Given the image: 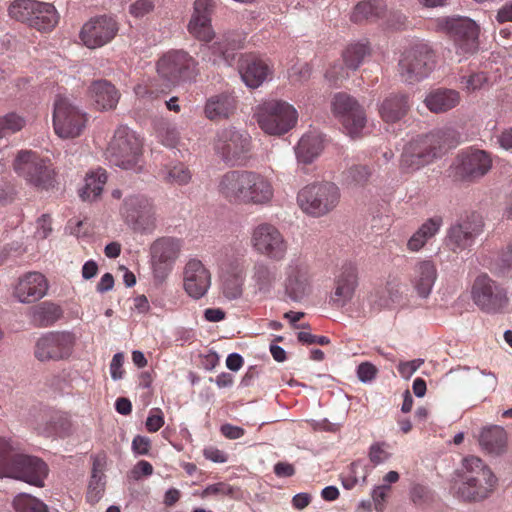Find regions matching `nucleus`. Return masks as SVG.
I'll return each instance as SVG.
<instances>
[{
	"label": "nucleus",
	"mask_w": 512,
	"mask_h": 512,
	"mask_svg": "<svg viewBox=\"0 0 512 512\" xmlns=\"http://www.w3.org/2000/svg\"><path fill=\"white\" fill-rule=\"evenodd\" d=\"M218 193L231 204L266 205L274 196V188L271 181L260 173L233 170L221 176Z\"/></svg>",
	"instance_id": "f257e3e1"
},
{
	"label": "nucleus",
	"mask_w": 512,
	"mask_h": 512,
	"mask_svg": "<svg viewBox=\"0 0 512 512\" xmlns=\"http://www.w3.org/2000/svg\"><path fill=\"white\" fill-rule=\"evenodd\" d=\"M459 143L457 131L451 127L435 129L427 134L412 138L401 155V167L411 171L430 164L442 157L448 150Z\"/></svg>",
	"instance_id": "f03ea898"
},
{
	"label": "nucleus",
	"mask_w": 512,
	"mask_h": 512,
	"mask_svg": "<svg viewBox=\"0 0 512 512\" xmlns=\"http://www.w3.org/2000/svg\"><path fill=\"white\" fill-rule=\"evenodd\" d=\"M48 465L36 456L18 453L10 439L0 437V477H10L36 487H44Z\"/></svg>",
	"instance_id": "7ed1b4c3"
},
{
	"label": "nucleus",
	"mask_w": 512,
	"mask_h": 512,
	"mask_svg": "<svg viewBox=\"0 0 512 512\" xmlns=\"http://www.w3.org/2000/svg\"><path fill=\"white\" fill-rule=\"evenodd\" d=\"M496 482V477L480 458L466 457L456 483V493L465 501L483 500L493 491Z\"/></svg>",
	"instance_id": "20e7f679"
},
{
	"label": "nucleus",
	"mask_w": 512,
	"mask_h": 512,
	"mask_svg": "<svg viewBox=\"0 0 512 512\" xmlns=\"http://www.w3.org/2000/svg\"><path fill=\"white\" fill-rule=\"evenodd\" d=\"M254 117L260 129L272 136H282L298 122L296 108L284 100L271 99L259 104Z\"/></svg>",
	"instance_id": "39448f33"
},
{
	"label": "nucleus",
	"mask_w": 512,
	"mask_h": 512,
	"mask_svg": "<svg viewBox=\"0 0 512 512\" xmlns=\"http://www.w3.org/2000/svg\"><path fill=\"white\" fill-rule=\"evenodd\" d=\"M158 75L169 86L195 81L199 75V62L183 49H171L157 61Z\"/></svg>",
	"instance_id": "423d86ee"
},
{
	"label": "nucleus",
	"mask_w": 512,
	"mask_h": 512,
	"mask_svg": "<svg viewBox=\"0 0 512 512\" xmlns=\"http://www.w3.org/2000/svg\"><path fill=\"white\" fill-rule=\"evenodd\" d=\"M13 169L28 184L48 190L54 186L55 171L49 159L31 150H21L13 161Z\"/></svg>",
	"instance_id": "0eeeda50"
},
{
	"label": "nucleus",
	"mask_w": 512,
	"mask_h": 512,
	"mask_svg": "<svg viewBox=\"0 0 512 512\" xmlns=\"http://www.w3.org/2000/svg\"><path fill=\"white\" fill-rule=\"evenodd\" d=\"M142 142L127 126L118 127L106 150V158L123 169L136 167L141 159Z\"/></svg>",
	"instance_id": "6e6552de"
},
{
	"label": "nucleus",
	"mask_w": 512,
	"mask_h": 512,
	"mask_svg": "<svg viewBox=\"0 0 512 512\" xmlns=\"http://www.w3.org/2000/svg\"><path fill=\"white\" fill-rule=\"evenodd\" d=\"M402 81L412 84L426 78L435 67L434 51L427 44H416L399 61Z\"/></svg>",
	"instance_id": "1a4fd4ad"
},
{
	"label": "nucleus",
	"mask_w": 512,
	"mask_h": 512,
	"mask_svg": "<svg viewBox=\"0 0 512 512\" xmlns=\"http://www.w3.org/2000/svg\"><path fill=\"white\" fill-rule=\"evenodd\" d=\"M88 116L67 98L58 97L54 103L53 128L62 139L79 137L86 128Z\"/></svg>",
	"instance_id": "9d476101"
},
{
	"label": "nucleus",
	"mask_w": 512,
	"mask_h": 512,
	"mask_svg": "<svg viewBox=\"0 0 512 512\" xmlns=\"http://www.w3.org/2000/svg\"><path fill=\"white\" fill-rule=\"evenodd\" d=\"M471 294L475 305L488 314L503 312L509 303L507 290L486 274L474 280Z\"/></svg>",
	"instance_id": "9b49d317"
},
{
	"label": "nucleus",
	"mask_w": 512,
	"mask_h": 512,
	"mask_svg": "<svg viewBox=\"0 0 512 512\" xmlns=\"http://www.w3.org/2000/svg\"><path fill=\"white\" fill-rule=\"evenodd\" d=\"M120 213L133 230L149 233L156 227V209L152 200L142 194L127 196Z\"/></svg>",
	"instance_id": "f8f14e48"
},
{
	"label": "nucleus",
	"mask_w": 512,
	"mask_h": 512,
	"mask_svg": "<svg viewBox=\"0 0 512 512\" xmlns=\"http://www.w3.org/2000/svg\"><path fill=\"white\" fill-rule=\"evenodd\" d=\"M75 344L76 337L71 332H47L36 341L34 355L41 362L67 360L72 355Z\"/></svg>",
	"instance_id": "ddd939ff"
},
{
	"label": "nucleus",
	"mask_w": 512,
	"mask_h": 512,
	"mask_svg": "<svg viewBox=\"0 0 512 512\" xmlns=\"http://www.w3.org/2000/svg\"><path fill=\"white\" fill-rule=\"evenodd\" d=\"M331 106L333 113L341 121L344 129L351 138H358L366 126L365 110L358 101L346 92L334 94Z\"/></svg>",
	"instance_id": "4468645a"
},
{
	"label": "nucleus",
	"mask_w": 512,
	"mask_h": 512,
	"mask_svg": "<svg viewBox=\"0 0 512 512\" xmlns=\"http://www.w3.org/2000/svg\"><path fill=\"white\" fill-rule=\"evenodd\" d=\"M251 245L258 254L273 261H282L288 251V242L281 231L266 222L253 229Z\"/></svg>",
	"instance_id": "2eb2a0df"
},
{
	"label": "nucleus",
	"mask_w": 512,
	"mask_h": 512,
	"mask_svg": "<svg viewBox=\"0 0 512 512\" xmlns=\"http://www.w3.org/2000/svg\"><path fill=\"white\" fill-rule=\"evenodd\" d=\"M483 227V219L476 212L460 217L448 229L446 245L454 252L463 251L474 244L475 239L482 233Z\"/></svg>",
	"instance_id": "dca6fc26"
},
{
	"label": "nucleus",
	"mask_w": 512,
	"mask_h": 512,
	"mask_svg": "<svg viewBox=\"0 0 512 512\" xmlns=\"http://www.w3.org/2000/svg\"><path fill=\"white\" fill-rule=\"evenodd\" d=\"M182 249V240L160 237L150 246L151 266L154 277L164 280L173 270Z\"/></svg>",
	"instance_id": "f3484780"
},
{
	"label": "nucleus",
	"mask_w": 512,
	"mask_h": 512,
	"mask_svg": "<svg viewBox=\"0 0 512 512\" xmlns=\"http://www.w3.org/2000/svg\"><path fill=\"white\" fill-rule=\"evenodd\" d=\"M437 25L464 53H473L477 50L479 29L472 19L460 16L439 18Z\"/></svg>",
	"instance_id": "a211bd4d"
},
{
	"label": "nucleus",
	"mask_w": 512,
	"mask_h": 512,
	"mask_svg": "<svg viewBox=\"0 0 512 512\" xmlns=\"http://www.w3.org/2000/svg\"><path fill=\"white\" fill-rule=\"evenodd\" d=\"M118 23L114 17L100 15L85 22L79 32L83 45L89 49L100 48L111 42L118 33Z\"/></svg>",
	"instance_id": "6ab92c4d"
},
{
	"label": "nucleus",
	"mask_w": 512,
	"mask_h": 512,
	"mask_svg": "<svg viewBox=\"0 0 512 512\" xmlns=\"http://www.w3.org/2000/svg\"><path fill=\"white\" fill-rule=\"evenodd\" d=\"M215 150L225 161L237 162L246 157L251 148V138L233 127L221 130L214 144Z\"/></svg>",
	"instance_id": "aec40b11"
},
{
	"label": "nucleus",
	"mask_w": 512,
	"mask_h": 512,
	"mask_svg": "<svg viewBox=\"0 0 512 512\" xmlns=\"http://www.w3.org/2000/svg\"><path fill=\"white\" fill-rule=\"evenodd\" d=\"M358 286V272L351 262H344L334 277V291L327 302L333 308L340 309L346 306L354 297Z\"/></svg>",
	"instance_id": "412c9836"
},
{
	"label": "nucleus",
	"mask_w": 512,
	"mask_h": 512,
	"mask_svg": "<svg viewBox=\"0 0 512 512\" xmlns=\"http://www.w3.org/2000/svg\"><path fill=\"white\" fill-rule=\"evenodd\" d=\"M216 4L213 0H195L193 12L187 25L189 34L198 41L209 43L215 36L212 16Z\"/></svg>",
	"instance_id": "4be33fe9"
},
{
	"label": "nucleus",
	"mask_w": 512,
	"mask_h": 512,
	"mask_svg": "<svg viewBox=\"0 0 512 512\" xmlns=\"http://www.w3.org/2000/svg\"><path fill=\"white\" fill-rule=\"evenodd\" d=\"M211 286V273L197 258L189 259L183 269V288L193 299L205 296Z\"/></svg>",
	"instance_id": "5701e85b"
},
{
	"label": "nucleus",
	"mask_w": 512,
	"mask_h": 512,
	"mask_svg": "<svg viewBox=\"0 0 512 512\" xmlns=\"http://www.w3.org/2000/svg\"><path fill=\"white\" fill-rule=\"evenodd\" d=\"M492 166V160L483 150H474L460 154L455 163L456 175L461 179H478L484 176Z\"/></svg>",
	"instance_id": "b1692460"
},
{
	"label": "nucleus",
	"mask_w": 512,
	"mask_h": 512,
	"mask_svg": "<svg viewBox=\"0 0 512 512\" xmlns=\"http://www.w3.org/2000/svg\"><path fill=\"white\" fill-rule=\"evenodd\" d=\"M48 289L45 276L39 272H28L18 279L13 295L22 303H33L43 298Z\"/></svg>",
	"instance_id": "393cba45"
},
{
	"label": "nucleus",
	"mask_w": 512,
	"mask_h": 512,
	"mask_svg": "<svg viewBox=\"0 0 512 512\" xmlns=\"http://www.w3.org/2000/svg\"><path fill=\"white\" fill-rule=\"evenodd\" d=\"M411 108L409 95L390 93L378 106L381 119L386 123H396L403 119Z\"/></svg>",
	"instance_id": "a878e982"
},
{
	"label": "nucleus",
	"mask_w": 512,
	"mask_h": 512,
	"mask_svg": "<svg viewBox=\"0 0 512 512\" xmlns=\"http://www.w3.org/2000/svg\"><path fill=\"white\" fill-rule=\"evenodd\" d=\"M88 93L96 109L102 111L115 109L120 99L119 91L107 80L93 81Z\"/></svg>",
	"instance_id": "bb28decb"
},
{
	"label": "nucleus",
	"mask_w": 512,
	"mask_h": 512,
	"mask_svg": "<svg viewBox=\"0 0 512 512\" xmlns=\"http://www.w3.org/2000/svg\"><path fill=\"white\" fill-rule=\"evenodd\" d=\"M278 280V272L275 266L264 261L254 263L250 275V286L255 294L267 295L273 289Z\"/></svg>",
	"instance_id": "cd10ccee"
},
{
	"label": "nucleus",
	"mask_w": 512,
	"mask_h": 512,
	"mask_svg": "<svg viewBox=\"0 0 512 512\" xmlns=\"http://www.w3.org/2000/svg\"><path fill=\"white\" fill-rule=\"evenodd\" d=\"M240 73L247 86L257 88L271 74V69L262 59L249 55L241 64Z\"/></svg>",
	"instance_id": "c85d7f7f"
},
{
	"label": "nucleus",
	"mask_w": 512,
	"mask_h": 512,
	"mask_svg": "<svg viewBox=\"0 0 512 512\" xmlns=\"http://www.w3.org/2000/svg\"><path fill=\"white\" fill-rule=\"evenodd\" d=\"M217 263L221 274L245 276L246 251L243 248L225 247Z\"/></svg>",
	"instance_id": "c756f323"
},
{
	"label": "nucleus",
	"mask_w": 512,
	"mask_h": 512,
	"mask_svg": "<svg viewBox=\"0 0 512 512\" xmlns=\"http://www.w3.org/2000/svg\"><path fill=\"white\" fill-rule=\"evenodd\" d=\"M235 110V98L228 93H222L207 99L204 113L209 120L220 121L229 118Z\"/></svg>",
	"instance_id": "7c9ffc66"
},
{
	"label": "nucleus",
	"mask_w": 512,
	"mask_h": 512,
	"mask_svg": "<svg viewBox=\"0 0 512 512\" xmlns=\"http://www.w3.org/2000/svg\"><path fill=\"white\" fill-rule=\"evenodd\" d=\"M459 102V93L446 88L433 90L424 99L425 106L435 114L445 113L456 107Z\"/></svg>",
	"instance_id": "2f4dec72"
},
{
	"label": "nucleus",
	"mask_w": 512,
	"mask_h": 512,
	"mask_svg": "<svg viewBox=\"0 0 512 512\" xmlns=\"http://www.w3.org/2000/svg\"><path fill=\"white\" fill-rule=\"evenodd\" d=\"M436 278V267L431 261H422L415 266L412 283L419 297L430 295Z\"/></svg>",
	"instance_id": "473e14b6"
},
{
	"label": "nucleus",
	"mask_w": 512,
	"mask_h": 512,
	"mask_svg": "<svg viewBox=\"0 0 512 512\" xmlns=\"http://www.w3.org/2000/svg\"><path fill=\"white\" fill-rule=\"evenodd\" d=\"M507 433L501 426H490L482 429L479 444L492 455H501L507 448Z\"/></svg>",
	"instance_id": "72a5a7b5"
},
{
	"label": "nucleus",
	"mask_w": 512,
	"mask_h": 512,
	"mask_svg": "<svg viewBox=\"0 0 512 512\" xmlns=\"http://www.w3.org/2000/svg\"><path fill=\"white\" fill-rule=\"evenodd\" d=\"M386 14L387 6L383 0H364L355 6L351 14V21L354 23L374 22L386 17Z\"/></svg>",
	"instance_id": "f704fd0d"
},
{
	"label": "nucleus",
	"mask_w": 512,
	"mask_h": 512,
	"mask_svg": "<svg viewBox=\"0 0 512 512\" xmlns=\"http://www.w3.org/2000/svg\"><path fill=\"white\" fill-rule=\"evenodd\" d=\"M244 39L245 38L240 34L227 33L208 48L215 56L222 59L227 64H231L234 59V52L243 47Z\"/></svg>",
	"instance_id": "c9c22d12"
},
{
	"label": "nucleus",
	"mask_w": 512,
	"mask_h": 512,
	"mask_svg": "<svg viewBox=\"0 0 512 512\" xmlns=\"http://www.w3.org/2000/svg\"><path fill=\"white\" fill-rule=\"evenodd\" d=\"M59 22V14L54 5L38 1L31 26L40 32L52 31Z\"/></svg>",
	"instance_id": "e433bc0d"
},
{
	"label": "nucleus",
	"mask_w": 512,
	"mask_h": 512,
	"mask_svg": "<svg viewBox=\"0 0 512 512\" xmlns=\"http://www.w3.org/2000/svg\"><path fill=\"white\" fill-rule=\"evenodd\" d=\"M46 426L44 432L47 435L55 434L60 437L69 436L73 432V422L68 412L49 410L45 413Z\"/></svg>",
	"instance_id": "4c0bfd02"
},
{
	"label": "nucleus",
	"mask_w": 512,
	"mask_h": 512,
	"mask_svg": "<svg viewBox=\"0 0 512 512\" xmlns=\"http://www.w3.org/2000/svg\"><path fill=\"white\" fill-rule=\"evenodd\" d=\"M301 210L312 217L320 214V185L313 183L303 187L297 196Z\"/></svg>",
	"instance_id": "58836bf2"
},
{
	"label": "nucleus",
	"mask_w": 512,
	"mask_h": 512,
	"mask_svg": "<svg viewBox=\"0 0 512 512\" xmlns=\"http://www.w3.org/2000/svg\"><path fill=\"white\" fill-rule=\"evenodd\" d=\"M107 181L106 171L97 169L88 173L85 177V184L80 190L79 195L83 201H94L102 193L103 186Z\"/></svg>",
	"instance_id": "ea45409f"
},
{
	"label": "nucleus",
	"mask_w": 512,
	"mask_h": 512,
	"mask_svg": "<svg viewBox=\"0 0 512 512\" xmlns=\"http://www.w3.org/2000/svg\"><path fill=\"white\" fill-rule=\"evenodd\" d=\"M441 224H442V219L439 217L428 219L411 236V238L409 239V241L407 243L408 248L411 251L420 250L425 245L427 240L430 239L431 237H433L438 232Z\"/></svg>",
	"instance_id": "a19ab883"
},
{
	"label": "nucleus",
	"mask_w": 512,
	"mask_h": 512,
	"mask_svg": "<svg viewBox=\"0 0 512 512\" xmlns=\"http://www.w3.org/2000/svg\"><path fill=\"white\" fill-rule=\"evenodd\" d=\"M441 224H442V219L439 217L428 219L411 236V238L409 239V241L407 243L408 248L411 251L420 250L425 245L427 240L430 239L431 237H433L438 232Z\"/></svg>",
	"instance_id": "79ce46f5"
},
{
	"label": "nucleus",
	"mask_w": 512,
	"mask_h": 512,
	"mask_svg": "<svg viewBox=\"0 0 512 512\" xmlns=\"http://www.w3.org/2000/svg\"><path fill=\"white\" fill-rule=\"evenodd\" d=\"M320 137L318 134H305L301 137L295 149L299 162L310 164L318 156Z\"/></svg>",
	"instance_id": "37998d69"
},
{
	"label": "nucleus",
	"mask_w": 512,
	"mask_h": 512,
	"mask_svg": "<svg viewBox=\"0 0 512 512\" xmlns=\"http://www.w3.org/2000/svg\"><path fill=\"white\" fill-rule=\"evenodd\" d=\"M160 176L166 183L186 185L192 178L189 168L181 162H171L160 170Z\"/></svg>",
	"instance_id": "c03bdc74"
},
{
	"label": "nucleus",
	"mask_w": 512,
	"mask_h": 512,
	"mask_svg": "<svg viewBox=\"0 0 512 512\" xmlns=\"http://www.w3.org/2000/svg\"><path fill=\"white\" fill-rule=\"evenodd\" d=\"M371 49L366 42H354L349 44L342 52V60L348 68L355 71L370 55Z\"/></svg>",
	"instance_id": "a18cd8bd"
},
{
	"label": "nucleus",
	"mask_w": 512,
	"mask_h": 512,
	"mask_svg": "<svg viewBox=\"0 0 512 512\" xmlns=\"http://www.w3.org/2000/svg\"><path fill=\"white\" fill-rule=\"evenodd\" d=\"M62 316L60 306L44 302L33 312V322L40 327L53 325Z\"/></svg>",
	"instance_id": "49530a36"
},
{
	"label": "nucleus",
	"mask_w": 512,
	"mask_h": 512,
	"mask_svg": "<svg viewBox=\"0 0 512 512\" xmlns=\"http://www.w3.org/2000/svg\"><path fill=\"white\" fill-rule=\"evenodd\" d=\"M36 6H38L37 0H15L10 4L8 13L11 18L31 26Z\"/></svg>",
	"instance_id": "de8ad7c7"
},
{
	"label": "nucleus",
	"mask_w": 512,
	"mask_h": 512,
	"mask_svg": "<svg viewBox=\"0 0 512 512\" xmlns=\"http://www.w3.org/2000/svg\"><path fill=\"white\" fill-rule=\"evenodd\" d=\"M15 512H49L48 506L39 498L27 493H19L12 501Z\"/></svg>",
	"instance_id": "09e8293b"
},
{
	"label": "nucleus",
	"mask_w": 512,
	"mask_h": 512,
	"mask_svg": "<svg viewBox=\"0 0 512 512\" xmlns=\"http://www.w3.org/2000/svg\"><path fill=\"white\" fill-rule=\"evenodd\" d=\"M309 292V282L304 274L299 272L289 275L286 282V294L293 301H301Z\"/></svg>",
	"instance_id": "8fccbe9b"
},
{
	"label": "nucleus",
	"mask_w": 512,
	"mask_h": 512,
	"mask_svg": "<svg viewBox=\"0 0 512 512\" xmlns=\"http://www.w3.org/2000/svg\"><path fill=\"white\" fill-rule=\"evenodd\" d=\"M25 125L26 119L16 112L0 116V138L19 132Z\"/></svg>",
	"instance_id": "3c124183"
},
{
	"label": "nucleus",
	"mask_w": 512,
	"mask_h": 512,
	"mask_svg": "<svg viewBox=\"0 0 512 512\" xmlns=\"http://www.w3.org/2000/svg\"><path fill=\"white\" fill-rule=\"evenodd\" d=\"M222 289L229 299H236L242 294L245 276L221 274Z\"/></svg>",
	"instance_id": "603ef678"
},
{
	"label": "nucleus",
	"mask_w": 512,
	"mask_h": 512,
	"mask_svg": "<svg viewBox=\"0 0 512 512\" xmlns=\"http://www.w3.org/2000/svg\"><path fill=\"white\" fill-rule=\"evenodd\" d=\"M376 294H380L379 301H377L380 307H389L400 303L402 300L400 285L395 282H388L386 287L381 291H377Z\"/></svg>",
	"instance_id": "864d4df0"
},
{
	"label": "nucleus",
	"mask_w": 512,
	"mask_h": 512,
	"mask_svg": "<svg viewBox=\"0 0 512 512\" xmlns=\"http://www.w3.org/2000/svg\"><path fill=\"white\" fill-rule=\"evenodd\" d=\"M340 190L332 182L322 184V214L332 211L339 203Z\"/></svg>",
	"instance_id": "5fc2aeb1"
},
{
	"label": "nucleus",
	"mask_w": 512,
	"mask_h": 512,
	"mask_svg": "<svg viewBox=\"0 0 512 512\" xmlns=\"http://www.w3.org/2000/svg\"><path fill=\"white\" fill-rule=\"evenodd\" d=\"M105 489V475L92 474L88 485L86 498L88 502L95 503L100 500Z\"/></svg>",
	"instance_id": "6e6d98bb"
},
{
	"label": "nucleus",
	"mask_w": 512,
	"mask_h": 512,
	"mask_svg": "<svg viewBox=\"0 0 512 512\" xmlns=\"http://www.w3.org/2000/svg\"><path fill=\"white\" fill-rule=\"evenodd\" d=\"M349 70L351 69L344 62H335L326 71L325 77L332 85L337 86L349 77Z\"/></svg>",
	"instance_id": "4d7b16f0"
},
{
	"label": "nucleus",
	"mask_w": 512,
	"mask_h": 512,
	"mask_svg": "<svg viewBox=\"0 0 512 512\" xmlns=\"http://www.w3.org/2000/svg\"><path fill=\"white\" fill-rule=\"evenodd\" d=\"M372 174L367 165H353L347 171V178L357 185H364Z\"/></svg>",
	"instance_id": "13d9d810"
},
{
	"label": "nucleus",
	"mask_w": 512,
	"mask_h": 512,
	"mask_svg": "<svg viewBox=\"0 0 512 512\" xmlns=\"http://www.w3.org/2000/svg\"><path fill=\"white\" fill-rule=\"evenodd\" d=\"M512 268V241L506 246L505 249L499 254L495 269L498 274L504 275Z\"/></svg>",
	"instance_id": "bf43d9fd"
},
{
	"label": "nucleus",
	"mask_w": 512,
	"mask_h": 512,
	"mask_svg": "<svg viewBox=\"0 0 512 512\" xmlns=\"http://www.w3.org/2000/svg\"><path fill=\"white\" fill-rule=\"evenodd\" d=\"M488 78L483 72L472 73L469 76L461 77V84L468 92H473L477 89L482 88V86L487 82Z\"/></svg>",
	"instance_id": "052dcab7"
},
{
	"label": "nucleus",
	"mask_w": 512,
	"mask_h": 512,
	"mask_svg": "<svg viewBox=\"0 0 512 512\" xmlns=\"http://www.w3.org/2000/svg\"><path fill=\"white\" fill-rule=\"evenodd\" d=\"M155 8L153 0H136L129 7V13L135 18H142Z\"/></svg>",
	"instance_id": "680f3d73"
},
{
	"label": "nucleus",
	"mask_w": 512,
	"mask_h": 512,
	"mask_svg": "<svg viewBox=\"0 0 512 512\" xmlns=\"http://www.w3.org/2000/svg\"><path fill=\"white\" fill-rule=\"evenodd\" d=\"M164 425V415L161 409L153 408L146 419V429L150 433L157 432Z\"/></svg>",
	"instance_id": "e2e57ef3"
},
{
	"label": "nucleus",
	"mask_w": 512,
	"mask_h": 512,
	"mask_svg": "<svg viewBox=\"0 0 512 512\" xmlns=\"http://www.w3.org/2000/svg\"><path fill=\"white\" fill-rule=\"evenodd\" d=\"M377 372L376 366L370 362H362L357 367V377L363 383L371 382L376 377Z\"/></svg>",
	"instance_id": "0e129e2a"
},
{
	"label": "nucleus",
	"mask_w": 512,
	"mask_h": 512,
	"mask_svg": "<svg viewBox=\"0 0 512 512\" xmlns=\"http://www.w3.org/2000/svg\"><path fill=\"white\" fill-rule=\"evenodd\" d=\"M424 363L421 358L414 359L411 361L400 362L398 364V372L404 379H410L411 376L417 371V369Z\"/></svg>",
	"instance_id": "69168bd1"
},
{
	"label": "nucleus",
	"mask_w": 512,
	"mask_h": 512,
	"mask_svg": "<svg viewBox=\"0 0 512 512\" xmlns=\"http://www.w3.org/2000/svg\"><path fill=\"white\" fill-rule=\"evenodd\" d=\"M124 355L122 353H116L110 363V373L114 380L121 379L124 374L123 369Z\"/></svg>",
	"instance_id": "338daca9"
},
{
	"label": "nucleus",
	"mask_w": 512,
	"mask_h": 512,
	"mask_svg": "<svg viewBox=\"0 0 512 512\" xmlns=\"http://www.w3.org/2000/svg\"><path fill=\"white\" fill-rule=\"evenodd\" d=\"M389 457L390 454L387 453L379 443H375L370 447L369 459L373 464H381L385 462Z\"/></svg>",
	"instance_id": "774afa93"
}]
</instances>
